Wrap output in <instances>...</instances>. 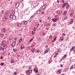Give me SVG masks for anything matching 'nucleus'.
<instances>
[{
    "instance_id": "1",
    "label": "nucleus",
    "mask_w": 75,
    "mask_h": 75,
    "mask_svg": "<svg viewBox=\"0 0 75 75\" xmlns=\"http://www.w3.org/2000/svg\"><path fill=\"white\" fill-rule=\"evenodd\" d=\"M46 6H47V5L45 4L42 7V10H44V9H45V8H46Z\"/></svg>"
},
{
    "instance_id": "2",
    "label": "nucleus",
    "mask_w": 75,
    "mask_h": 75,
    "mask_svg": "<svg viewBox=\"0 0 75 75\" xmlns=\"http://www.w3.org/2000/svg\"><path fill=\"white\" fill-rule=\"evenodd\" d=\"M33 71H35V72H36V73H38V69H36L35 68H34L33 69Z\"/></svg>"
},
{
    "instance_id": "3",
    "label": "nucleus",
    "mask_w": 75,
    "mask_h": 75,
    "mask_svg": "<svg viewBox=\"0 0 75 75\" xmlns=\"http://www.w3.org/2000/svg\"><path fill=\"white\" fill-rule=\"evenodd\" d=\"M15 44H16L15 42H13L12 43L11 46L12 47H14V46H15Z\"/></svg>"
},
{
    "instance_id": "4",
    "label": "nucleus",
    "mask_w": 75,
    "mask_h": 75,
    "mask_svg": "<svg viewBox=\"0 0 75 75\" xmlns=\"http://www.w3.org/2000/svg\"><path fill=\"white\" fill-rule=\"evenodd\" d=\"M48 51H49V49H48V50H46L44 52V54H46V53H47V52H48Z\"/></svg>"
},
{
    "instance_id": "5",
    "label": "nucleus",
    "mask_w": 75,
    "mask_h": 75,
    "mask_svg": "<svg viewBox=\"0 0 75 75\" xmlns=\"http://www.w3.org/2000/svg\"><path fill=\"white\" fill-rule=\"evenodd\" d=\"M21 50H22V49H23L24 48H25V47L24 46L23 44L22 45H21Z\"/></svg>"
},
{
    "instance_id": "6",
    "label": "nucleus",
    "mask_w": 75,
    "mask_h": 75,
    "mask_svg": "<svg viewBox=\"0 0 75 75\" xmlns=\"http://www.w3.org/2000/svg\"><path fill=\"white\" fill-rule=\"evenodd\" d=\"M13 17V14L12 13H11L10 15V17L11 18H12Z\"/></svg>"
},
{
    "instance_id": "7",
    "label": "nucleus",
    "mask_w": 75,
    "mask_h": 75,
    "mask_svg": "<svg viewBox=\"0 0 75 75\" xmlns=\"http://www.w3.org/2000/svg\"><path fill=\"white\" fill-rule=\"evenodd\" d=\"M7 19V18L6 17V16H4V18H3V21H4L6 20V19Z\"/></svg>"
},
{
    "instance_id": "8",
    "label": "nucleus",
    "mask_w": 75,
    "mask_h": 75,
    "mask_svg": "<svg viewBox=\"0 0 75 75\" xmlns=\"http://www.w3.org/2000/svg\"><path fill=\"white\" fill-rule=\"evenodd\" d=\"M75 49V48L74 46H73L70 49V51H74V49Z\"/></svg>"
},
{
    "instance_id": "9",
    "label": "nucleus",
    "mask_w": 75,
    "mask_h": 75,
    "mask_svg": "<svg viewBox=\"0 0 75 75\" xmlns=\"http://www.w3.org/2000/svg\"><path fill=\"white\" fill-rule=\"evenodd\" d=\"M0 35L1 37H3V36H4V33H0Z\"/></svg>"
},
{
    "instance_id": "10",
    "label": "nucleus",
    "mask_w": 75,
    "mask_h": 75,
    "mask_svg": "<svg viewBox=\"0 0 75 75\" xmlns=\"http://www.w3.org/2000/svg\"><path fill=\"white\" fill-rule=\"evenodd\" d=\"M18 6H19V3H17L16 4V7L17 8L18 7Z\"/></svg>"
},
{
    "instance_id": "11",
    "label": "nucleus",
    "mask_w": 75,
    "mask_h": 75,
    "mask_svg": "<svg viewBox=\"0 0 75 75\" xmlns=\"http://www.w3.org/2000/svg\"><path fill=\"white\" fill-rule=\"evenodd\" d=\"M26 74L27 75H30V74H31V72L29 73L28 71H27L26 72Z\"/></svg>"
},
{
    "instance_id": "12",
    "label": "nucleus",
    "mask_w": 75,
    "mask_h": 75,
    "mask_svg": "<svg viewBox=\"0 0 75 75\" xmlns=\"http://www.w3.org/2000/svg\"><path fill=\"white\" fill-rule=\"evenodd\" d=\"M52 21H53V22H56V19H55V18H53L52 19Z\"/></svg>"
},
{
    "instance_id": "13",
    "label": "nucleus",
    "mask_w": 75,
    "mask_h": 75,
    "mask_svg": "<svg viewBox=\"0 0 75 75\" xmlns=\"http://www.w3.org/2000/svg\"><path fill=\"white\" fill-rule=\"evenodd\" d=\"M34 37H33L29 41V42H31L33 40V39H34Z\"/></svg>"
},
{
    "instance_id": "14",
    "label": "nucleus",
    "mask_w": 75,
    "mask_h": 75,
    "mask_svg": "<svg viewBox=\"0 0 75 75\" xmlns=\"http://www.w3.org/2000/svg\"><path fill=\"white\" fill-rule=\"evenodd\" d=\"M16 18V17L15 15L13 16V17L12 18L13 20H15Z\"/></svg>"
},
{
    "instance_id": "15",
    "label": "nucleus",
    "mask_w": 75,
    "mask_h": 75,
    "mask_svg": "<svg viewBox=\"0 0 75 75\" xmlns=\"http://www.w3.org/2000/svg\"><path fill=\"white\" fill-rule=\"evenodd\" d=\"M13 51L14 52H16V51H17V49H13Z\"/></svg>"
},
{
    "instance_id": "16",
    "label": "nucleus",
    "mask_w": 75,
    "mask_h": 75,
    "mask_svg": "<svg viewBox=\"0 0 75 75\" xmlns=\"http://www.w3.org/2000/svg\"><path fill=\"white\" fill-rule=\"evenodd\" d=\"M17 25L18 27H20V26H21V24L20 23H17Z\"/></svg>"
},
{
    "instance_id": "17",
    "label": "nucleus",
    "mask_w": 75,
    "mask_h": 75,
    "mask_svg": "<svg viewBox=\"0 0 75 75\" xmlns=\"http://www.w3.org/2000/svg\"><path fill=\"white\" fill-rule=\"evenodd\" d=\"M32 52H34L35 51V48H33L32 50Z\"/></svg>"
},
{
    "instance_id": "18",
    "label": "nucleus",
    "mask_w": 75,
    "mask_h": 75,
    "mask_svg": "<svg viewBox=\"0 0 75 75\" xmlns=\"http://www.w3.org/2000/svg\"><path fill=\"white\" fill-rule=\"evenodd\" d=\"M59 40H61V41H62L64 40V38L63 37H62L60 38Z\"/></svg>"
},
{
    "instance_id": "19",
    "label": "nucleus",
    "mask_w": 75,
    "mask_h": 75,
    "mask_svg": "<svg viewBox=\"0 0 75 75\" xmlns=\"http://www.w3.org/2000/svg\"><path fill=\"white\" fill-rule=\"evenodd\" d=\"M3 48L4 49H6V48H7V45H4L3 46Z\"/></svg>"
},
{
    "instance_id": "20",
    "label": "nucleus",
    "mask_w": 75,
    "mask_h": 75,
    "mask_svg": "<svg viewBox=\"0 0 75 75\" xmlns=\"http://www.w3.org/2000/svg\"><path fill=\"white\" fill-rule=\"evenodd\" d=\"M5 43H6V41L4 40L2 42V44H3L4 45V44H5Z\"/></svg>"
},
{
    "instance_id": "21",
    "label": "nucleus",
    "mask_w": 75,
    "mask_h": 75,
    "mask_svg": "<svg viewBox=\"0 0 75 75\" xmlns=\"http://www.w3.org/2000/svg\"><path fill=\"white\" fill-rule=\"evenodd\" d=\"M73 22H74V20H73V19H71V20L70 23H71V24H72Z\"/></svg>"
},
{
    "instance_id": "22",
    "label": "nucleus",
    "mask_w": 75,
    "mask_h": 75,
    "mask_svg": "<svg viewBox=\"0 0 75 75\" xmlns=\"http://www.w3.org/2000/svg\"><path fill=\"white\" fill-rule=\"evenodd\" d=\"M2 31L4 33H5L6 30H5V28H3L2 29Z\"/></svg>"
},
{
    "instance_id": "23",
    "label": "nucleus",
    "mask_w": 75,
    "mask_h": 75,
    "mask_svg": "<svg viewBox=\"0 0 75 75\" xmlns=\"http://www.w3.org/2000/svg\"><path fill=\"white\" fill-rule=\"evenodd\" d=\"M64 4H63V6H62V8H64V7H65L67 5H66V4L64 3Z\"/></svg>"
},
{
    "instance_id": "24",
    "label": "nucleus",
    "mask_w": 75,
    "mask_h": 75,
    "mask_svg": "<svg viewBox=\"0 0 75 75\" xmlns=\"http://www.w3.org/2000/svg\"><path fill=\"white\" fill-rule=\"evenodd\" d=\"M37 26H39L40 25V23L39 22H37L36 23Z\"/></svg>"
},
{
    "instance_id": "25",
    "label": "nucleus",
    "mask_w": 75,
    "mask_h": 75,
    "mask_svg": "<svg viewBox=\"0 0 75 75\" xmlns=\"http://www.w3.org/2000/svg\"><path fill=\"white\" fill-rule=\"evenodd\" d=\"M22 40H23V39L22 38H21L20 40H18V42H21L22 41Z\"/></svg>"
},
{
    "instance_id": "26",
    "label": "nucleus",
    "mask_w": 75,
    "mask_h": 75,
    "mask_svg": "<svg viewBox=\"0 0 75 75\" xmlns=\"http://www.w3.org/2000/svg\"><path fill=\"white\" fill-rule=\"evenodd\" d=\"M70 69H74L73 65H72V66L70 67Z\"/></svg>"
},
{
    "instance_id": "27",
    "label": "nucleus",
    "mask_w": 75,
    "mask_h": 75,
    "mask_svg": "<svg viewBox=\"0 0 75 75\" xmlns=\"http://www.w3.org/2000/svg\"><path fill=\"white\" fill-rule=\"evenodd\" d=\"M40 11H38L37 12V13L38 14H40Z\"/></svg>"
},
{
    "instance_id": "28",
    "label": "nucleus",
    "mask_w": 75,
    "mask_h": 75,
    "mask_svg": "<svg viewBox=\"0 0 75 75\" xmlns=\"http://www.w3.org/2000/svg\"><path fill=\"white\" fill-rule=\"evenodd\" d=\"M15 13H16L15 11H13L12 13L13 15H14V14H15Z\"/></svg>"
},
{
    "instance_id": "29",
    "label": "nucleus",
    "mask_w": 75,
    "mask_h": 75,
    "mask_svg": "<svg viewBox=\"0 0 75 75\" xmlns=\"http://www.w3.org/2000/svg\"><path fill=\"white\" fill-rule=\"evenodd\" d=\"M33 30H34V31H36V28H35V27H34Z\"/></svg>"
},
{
    "instance_id": "30",
    "label": "nucleus",
    "mask_w": 75,
    "mask_h": 75,
    "mask_svg": "<svg viewBox=\"0 0 75 75\" xmlns=\"http://www.w3.org/2000/svg\"><path fill=\"white\" fill-rule=\"evenodd\" d=\"M28 71L29 72V73L30 74H30H31V72H32V70H28Z\"/></svg>"
},
{
    "instance_id": "31",
    "label": "nucleus",
    "mask_w": 75,
    "mask_h": 75,
    "mask_svg": "<svg viewBox=\"0 0 75 75\" xmlns=\"http://www.w3.org/2000/svg\"><path fill=\"white\" fill-rule=\"evenodd\" d=\"M57 14H59V13H60V11L59 10L57 11Z\"/></svg>"
},
{
    "instance_id": "32",
    "label": "nucleus",
    "mask_w": 75,
    "mask_h": 75,
    "mask_svg": "<svg viewBox=\"0 0 75 75\" xmlns=\"http://www.w3.org/2000/svg\"><path fill=\"white\" fill-rule=\"evenodd\" d=\"M24 24H25V25H26V24H27V21L24 22Z\"/></svg>"
},
{
    "instance_id": "33",
    "label": "nucleus",
    "mask_w": 75,
    "mask_h": 75,
    "mask_svg": "<svg viewBox=\"0 0 75 75\" xmlns=\"http://www.w3.org/2000/svg\"><path fill=\"white\" fill-rule=\"evenodd\" d=\"M60 51H61V49H58V52H60Z\"/></svg>"
},
{
    "instance_id": "34",
    "label": "nucleus",
    "mask_w": 75,
    "mask_h": 75,
    "mask_svg": "<svg viewBox=\"0 0 75 75\" xmlns=\"http://www.w3.org/2000/svg\"><path fill=\"white\" fill-rule=\"evenodd\" d=\"M49 38H52V36L51 35H50L49 36Z\"/></svg>"
},
{
    "instance_id": "35",
    "label": "nucleus",
    "mask_w": 75,
    "mask_h": 75,
    "mask_svg": "<svg viewBox=\"0 0 75 75\" xmlns=\"http://www.w3.org/2000/svg\"><path fill=\"white\" fill-rule=\"evenodd\" d=\"M31 69V67H28V69L29 70H30V69Z\"/></svg>"
},
{
    "instance_id": "36",
    "label": "nucleus",
    "mask_w": 75,
    "mask_h": 75,
    "mask_svg": "<svg viewBox=\"0 0 75 75\" xmlns=\"http://www.w3.org/2000/svg\"><path fill=\"white\" fill-rule=\"evenodd\" d=\"M24 22L25 21H22V22H21V24H24Z\"/></svg>"
},
{
    "instance_id": "37",
    "label": "nucleus",
    "mask_w": 75,
    "mask_h": 75,
    "mask_svg": "<svg viewBox=\"0 0 75 75\" xmlns=\"http://www.w3.org/2000/svg\"><path fill=\"white\" fill-rule=\"evenodd\" d=\"M17 75V72H14V73H13V75Z\"/></svg>"
},
{
    "instance_id": "38",
    "label": "nucleus",
    "mask_w": 75,
    "mask_h": 75,
    "mask_svg": "<svg viewBox=\"0 0 75 75\" xmlns=\"http://www.w3.org/2000/svg\"><path fill=\"white\" fill-rule=\"evenodd\" d=\"M59 18L58 17H57V18H55V19H56V21H57V20H59Z\"/></svg>"
},
{
    "instance_id": "39",
    "label": "nucleus",
    "mask_w": 75,
    "mask_h": 75,
    "mask_svg": "<svg viewBox=\"0 0 75 75\" xmlns=\"http://www.w3.org/2000/svg\"><path fill=\"white\" fill-rule=\"evenodd\" d=\"M11 63H13L14 62V60H12L11 61Z\"/></svg>"
},
{
    "instance_id": "40",
    "label": "nucleus",
    "mask_w": 75,
    "mask_h": 75,
    "mask_svg": "<svg viewBox=\"0 0 75 75\" xmlns=\"http://www.w3.org/2000/svg\"><path fill=\"white\" fill-rule=\"evenodd\" d=\"M41 38H39V41H41Z\"/></svg>"
},
{
    "instance_id": "41",
    "label": "nucleus",
    "mask_w": 75,
    "mask_h": 75,
    "mask_svg": "<svg viewBox=\"0 0 75 75\" xmlns=\"http://www.w3.org/2000/svg\"><path fill=\"white\" fill-rule=\"evenodd\" d=\"M50 24L48 23L47 24V26H50Z\"/></svg>"
},
{
    "instance_id": "42",
    "label": "nucleus",
    "mask_w": 75,
    "mask_h": 75,
    "mask_svg": "<svg viewBox=\"0 0 75 75\" xmlns=\"http://www.w3.org/2000/svg\"><path fill=\"white\" fill-rule=\"evenodd\" d=\"M55 54H56V55H57L58 54V52H56L55 53Z\"/></svg>"
},
{
    "instance_id": "43",
    "label": "nucleus",
    "mask_w": 75,
    "mask_h": 75,
    "mask_svg": "<svg viewBox=\"0 0 75 75\" xmlns=\"http://www.w3.org/2000/svg\"><path fill=\"white\" fill-rule=\"evenodd\" d=\"M8 11H6V14H8Z\"/></svg>"
},
{
    "instance_id": "44",
    "label": "nucleus",
    "mask_w": 75,
    "mask_h": 75,
    "mask_svg": "<svg viewBox=\"0 0 75 75\" xmlns=\"http://www.w3.org/2000/svg\"><path fill=\"white\" fill-rule=\"evenodd\" d=\"M67 18H68L67 16H65V18H64V20H66Z\"/></svg>"
},
{
    "instance_id": "45",
    "label": "nucleus",
    "mask_w": 75,
    "mask_h": 75,
    "mask_svg": "<svg viewBox=\"0 0 75 75\" xmlns=\"http://www.w3.org/2000/svg\"><path fill=\"white\" fill-rule=\"evenodd\" d=\"M69 8V5H67V8Z\"/></svg>"
},
{
    "instance_id": "46",
    "label": "nucleus",
    "mask_w": 75,
    "mask_h": 75,
    "mask_svg": "<svg viewBox=\"0 0 75 75\" xmlns=\"http://www.w3.org/2000/svg\"><path fill=\"white\" fill-rule=\"evenodd\" d=\"M73 16V13H71L70 14V16L72 17Z\"/></svg>"
},
{
    "instance_id": "47",
    "label": "nucleus",
    "mask_w": 75,
    "mask_h": 75,
    "mask_svg": "<svg viewBox=\"0 0 75 75\" xmlns=\"http://www.w3.org/2000/svg\"><path fill=\"white\" fill-rule=\"evenodd\" d=\"M34 33H35V32L34 31H32V34H33V35L34 34Z\"/></svg>"
},
{
    "instance_id": "48",
    "label": "nucleus",
    "mask_w": 75,
    "mask_h": 75,
    "mask_svg": "<svg viewBox=\"0 0 75 75\" xmlns=\"http://www.w3.org/2000/svg\"><path fill=\"white\" fill-rule=\"evenodd\" d=\"M34 17V16H31V17H30V18H33Z\"/></svg>"
},
{
    "instance_id": "49",
    "label": "nucleus",
    "mask_w": 75,
    "mask_h": 75,
    "mask_svg": "<svg viewBox=\"0 0 75 75\" xmlns=\"http://www.w3.org/2000/svg\"><path fill=\"white\" fill-rule=\"evenodd\" d=\"M67 14H66V13H63V15H64V16H66Z\"/></svg>"
},
{
    "instance_id": "50",
    "label": "nucleus",
    "mask_w": 75,
    "mask_h": 75,
    "mask_svg": "<svg viewBox=\"0 0 75 75\" xmlns=\"http://www.w3.org/2000/svg\"><path fill=\"white\" fill-rule=\"evenodd\" d=\"M4 65V63H1V66H3Z\"/></svg>"
},
{
    "instance_id": "51",
    "label": "nucleus",
    "mask_w": 75,
    "mask_h": 75,
    "mask_svg": "<svg viewBox=\"0 0 75 75\" xmlns=\"http://www.w3.org/2000/svg\"><path fill=\"white\" fill-rule=\"evenodd\" d=\"M20 55H19V54H18L17 55V57L18 58V57H20Z\"/></svg>"
},
{
    "instance_id": "52",
    "label": "nucleus",
    "mask_w": 75,
    "mask_h": 75,
    "mask_svg": "<svg viewBox=\"0 0 75 75\" xmlns=\"http://www.w3.org/2000/svg\"><path fill=\"white\" fill-rule=\"evenodd\" d=\"M51 19V17H48V20H50Z\"/></svg>"
},
{
    "instance_id": "53",
    "label": "nucleus",
    "mask_w": 75,
    "mask_h": 75,
    "mask_svg": "<svg viewBox=\"0 0 75 75\" xmlns=\"http://www.w3.org/2000/svg\"><path fill=\"white\" fill-rule=\"evenodd\" d=\"M56 25V23H54L52 25L54 26V25Z\"/></svg>"
},
{
    "instance_id": "54",
    "label": "nucleus",
    "mask_w": 75,
    "mask_h": 75,
    "mask_svg": "<svg viewBox=\"0 0 75 75\" xmlns=\"http://www.w3.org/2000/svg\"><path fill=\"white\" fill-rule=\"evenodd\" d=\"M59 70V71H60V72H62V69H60Z\"/></svg>"
},
{
    "instance_id": "55",
    "label": "nucleus",
    "mask_w": 75,
    "mask_h": 75,
    "mask_svg": "<svg viewBox=\"0 0 75 75\" xmlns=\"http://www.w3.org/2000/svg\"><path fill=\"white\" fill-rule=\"evenodd\" d=\"M62 3H65L64 2V0H62Z\"/></svg>"
},
{
    "instance_id": "56",
    "label": "nucleus",
    "mask_w": 75,
    "mask_h": 75,
    "mask_svg": "<svg viewBox=\"0 0 75 75\" xmlns=\"http://www.w3.org/2000/svg\"><path fill=\"white\" fill-rule=\"evenodd\" d=\"M8 40H10V41H11V38H9L8 39Z\"/></svg>"
},
{
    "instance_id": "57",
    "label": "nucleus",
    "mask_w": 75,
    "mask_h": 75,
    "mask_svg": "<svg viewBox=\"0 0 75 75\" xmlns=\"http://www.w3.org/2000/svg\"><path fill=\"white\" fill-rule=\"evenodd\" d=\"M63 35H64V36H65V33H63L62 34Z\"/></svg>"
},
{
    "instance_id": "58",
    "label": "nucleus",
    "mask_w": 75,
    "mask_h": 75,
    "mask_svg": "<svg viewBox=\"0 0 75 75\" xmlns=\"http://www.w3.org/2000/svg\"><path fill=\"white\" fill-rule=\"evenodd\" d=\"M42 35H45V34L44 33H42Z\"/></svg>"
},
{
    "instance_id": "59",
    "label": "nucleus",
    "mask_w": 75,
    "mask_h": 75,
    "mask_svg": "<svg viewBox=\"0 0 75 75\" xmlns=\"http://www.w3.org/2000/svg\"><path fill=\"white\" fill-rule=\"evenodd\" d=\"M56 38H57V37H55L54 40V41H55V40H56Z\"/></svg>"
},
{
    "instance_id": "60",
    "label": "nucleus",
    "mask_w": 75,
    "mask_h": 75,
    "mask_svg": "<svg viewBox=\"0 0 75 75\" xmlns=\"http://www.w3.org/2000/svg\"><path fill=\"white\" fill-rule=\"evenodd\" d=\"M37 52H40V50H38L37 51Z\"/></svg>"
},
{
    "instance_id": "61",
    "label": "nucleus",
    "mask_w": 75,
    "mask_h": 75,
    "mask_svg": "<svg viewBox=\"0 0 75 75\" xmlns=\"http://www.w3.org/2000/svg\"><path fill=\"white\" fill-rule=\"evenodd\" d=\"M57 57V55H55V56H54V57Z\"/></svg>"
},
{
    "instance_id": "62",
    "label": "nucleus",
    "mask_w": 75,
    "mask_h": 75,
    "mask_svg": "<svg viewBox=\"0 0 75 75\" xmlns=\"http://www.w3.org/2000/svg\"><path fill=\"white\" fill-rule=\"evenodd\" d=\"M48 64H51V62H50V61H49V62H48Z\"/></svg>"
},
{
    "instance_id": "63",
    "label": "nucleus",
    "mask_w": 75,
    "mask_h": 75,
    "mask_svg": "<svg viewBox=\"0 0 75 75\" xmlns=\"http://www.w3.org/2000/svg\"><path fill=\"white\" fill-rule=\"evenodd\" d=\"M2 48H3V47H0V50H1V49H2Z\"/></svg>"
},
{
    "instance_id": "64",
    "label": "nucleus",
    "mask_w": 75,
    "mask_h": 75,
    "mask_svg": "<svg viewBox=\"0 0 75 75\" xmlns=\"http://www.w3.org/2000/svg\"><path fill=\"white\" fill-rule=\"evenodd\" d=\"M64 57H67V55L66 54H65L64 55Z\"/></svg>"
}]
</instances>
